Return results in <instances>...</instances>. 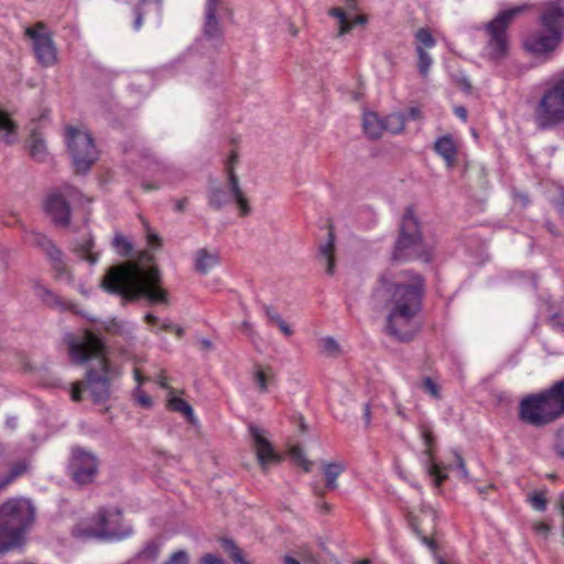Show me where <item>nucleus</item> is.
I'll return each mask as SVG.
<instances>
[{"mask_svg":"<svg viewBox=\"0 0 564 564\" xmlns=\"http://www.w3.org/2000/svg\"><path fill=\"white\" fill-rule=\"evenodd\" d=\"M425 278L413 270L382 271L372 291V299L389 306L386 332L399 341H410L420 332L417 316L423 307Z\"/></svg>","mask_w":564,"mask_h":564,"instance_id":"nucleus-1","label":"nucleus"},{"mask_svg":"<svg viewBox=\"0 0 564 564\" xmlns=\"http://www.w3.org/2000/svg\"><path fill=\"white\" fill-rule=\"evenodd\" d=\"M554 206L562 217H564V192L554 200Z\"/></svg>","mask_w":564,"mask_h":564,"instance_id":"nucleus-57","label":"nucleus"},{"mask_svg":"<svg viewBox=\"0 0 564 564\" xmlns=\"http://www.w3.org/2000/svg\"><path fill=\"white\" fill-rule=\"evenodd\" d=\"M530 503L533 509L538 511H544L546 509V498L543 492L535 491L530 496Z\"/></svg>","mask_w":564,"mask_h":564,"instance_id":"nucleus-45","label":"nucleus"},{"mask_svg":"<svg viewBox=\"0 0 564 564\" xmlns=\"http://www.w3.org/2000/svg\"><path fill=\"white\" fill-rule=\"evenodd\" d=\"M405 123V116L402 113H391L383 119V130L391 133H399L403 131Z\"/></svg>","mask_w":564,"mask_h":564,"instance_id":"nucleus-30","label":"nucleus"},{"mask_svg":"<svg viewBox=\"0 0 564 564\" xmlns=\"http://www.w3.org/2000/svg\"><path fill=\"white\" fill-rule=\"evenodd\" d=\"M29 147H30V155L42 162L45 160L47 155L46 144L41 133L37 131H32L29 138Z\"/></svg>","mask_w":564,"mask_h":564,"instance_id":"nucleus-26","label":"nucleus"},{"mask_svg":"<svg viewBox=\"0 0 564 564\" xmlns=\"http://www.w3.org/2000/svg\"><path fill=\"white\" fill-rule=\"evenodd\" d=\"M540 23L545 31L564 35V4L562 0H550L540 4Z\"/></svg>","mask_w":564,"mask_h":564,"instance_id":"nucleus-16","label":"nucleus"},{"mask_svg":"<svg viewBox=\"0 0 564 564\" xmlns=\"http://www.w3.org/2000/svg\"><path fill=\"white\" fill-rule=\"evenodd\" d=\"M66 140L76 173H87L97 160L93 138L85 131L67 127Z\"/></svg>","mask_w":564,"mask_h":564,"instance_id":"nucleus-10","label":"nucleus"},{"mask_svg":"<svg viewBox=\"0 0 564 564\" xmlns=\"http://www.w3.org/2000/svg\"><path fill=\"white\" fill-rule=\"evenodd\" d=\"M415 40L417 42L416 46H422L423 48H432L436 44L435 39L427 28L419 29L415 33Z\"/></svg>","mask_w":564,"mask_h":564,"instance_id":"nucleus-38","label":"nucleus"},{"mask_svg":"<svg viewBox=\"0 0 564 564\" xmlns=\"http://www.w3.org/2000/svg\"><path fill=\"white\" fill-rule=\"evenodd\" d=\"M421 435L425 444L424 454L427 456V473L430 476L434 477L435 487H440L444 480L447 479V475L442 473L441 467L433 459L435 437L432 431L426 426L421 427Z\"/></svg>","mask_w":564,"mask_h":564,"instance_id":"nucleus-18","label":"nucleus"},{"mask_svg":"<svg viewBox=\"0 0 564 564\" xmlns=\"http://www.w3.org/2000/svg\"><path fill=\"white\" fill-rule=\"evenodd\" d=\"M406 117L411 120H421L423 118L422 111L419 107H411L408 110Z\"/></svg>","mask_w":564,"mask_h":564,"instance_id":"nucleus-54","label":"nucleus"},{"mask_svg":"<svg viewBox=\"0 0 564 564\" xmlns=\"http://www.w3.org/2000/svg\"><path fill=\"white\" fill-rule=\"evenodd\" d=\"M391 262L432 260L431 250L423 242V235L413 207H406L399 228V236L391 252Z\"/></svg>","mask_w":564,"mask_h":564,"instance_id":"nucleus-6","label":"nucleus"},{"mask_svg":"<svg viewBox=\"0 0 564 564\" xmlns=\"http://www.w3.org/2000/svg\"><path fill=\"white\" fill-rule=\"evenodd\" d=\"M273 378V372L270 367L261 368L256 366L253 371V382L257 384L260 393L268 392V382Z\"/></svg>","mask_w":564,"mask_h":564,"instance_id":"nucleus-29","label":"nucleus"},{"mask_svg":"<svg viewBox=\"0 0 564 564\" xmlns=\"http://www.w3.org/2000/svg\"><path fill=\"white\" fill-rule=\"evenodd\" d=\"M263 311L269 319L270 323H273V324H278L282 317L280 316V314L275 311L274 307L270 306V305H264L263 306Z\"/></svg>","mask_w":564,"mask_h":564,"instance_id":"nucleus-49","label":"nucleus"},{"mask_svg":"<svg viewBox=\"0 0 564 564\" xmlns=\"http://www.w3.org/2000/svg\"><path fill=\"white\" fill-rule=\"evenodd\" d=\"M436 519V513L433 509H422L421 513L411 519V528L416 533V535L421 539L422 543L425 544L432 552L437 551L436 542L427 535V530L424 529L423 524L425 520H430L432 522L431 532L434 530V522Z\"/></svg>","mask_w":564,"mask_h":564,"instance_id":"nucleus-19","label":"nucleus"},{"mask_svg":"<svg viewBox=\"0 0 564 564\" xmlns=\"http://www.w3.org/2000/svg\"><path fill=\"white\" fill-rule=\"evenodd\" d=\"M106 330L112 335L129 336L130 330L126 327V323L111 319L106 325Z\"/></svg>","mask_w":564,"mask_h":564,"instance_id":"nucleus-41","label":"nucleus"},{"mask_svg":"<svg viewBox=\"0 0 564 564\" xmlns=\"http://www.w3.org/2000/svg\"><path fill=\"white\" fill-rule=\"evenodd\" d=\"M148 243H149V246H151L154 249L160 248L161 247V238L156 234L149 232L148 234Z\"/></svg>","mask_w":564,"mask_h":564,"instance_id":"nucleus-56","label":"nucleus"},{"mask_svg":"<svg viewBox=\"0 0 564 564\" xmlns=\"http://www.w3.org/2000/svg\"><path fill=\"white\" fill-rule=\"evenodd\" d=\"M364 131L370 139H379L383 131V120L377 113L367 112L362 120Z\"/></svg>","mask_w":564,"mask_h":564,"instance_id":"nucleus-25","label":"nucleus"},{"mask_svg":"<svg viewBox=\"0 0 564 564\" xmlns=\"http://www.w3.org/2000/svg\"><path fill=\"white\" fill-rule=\"evenodd\" d=\"M249 432L253 441V447L261 468L265 471L268 465L281 462V456L274 451L271 442L265 436V431L256 424L249 425Z\"/></svg>","mask_w":564,"mask_h":564,"instance_id":"nucleus-14","label":"nucleus"},{"mask_svg":"<svg viewBox=\"0 0 564 564\" xmlns=\"http://www.w3.org/2000/svg\"><path fill=\"white\" fill-rule=\"evenodd\" d=\"M454 112L463 121L467 120V110L465 107H463V106L455 107Z\"/></svg>","mask_w":564,"mask_h":564,"instance_id":"nucleus-62","label":"nucleus"},{"mask_svg":"<svg viewBox=\"0 0 564 564\" xmlns=\"http://www.w3.org/2000/svg\"><path fill=\"white\" fill-rule=\"evenodd\" d=\"M35 295L47 306L50 307H59L62 306V302L58 296L55 295L50 289L36 284L35 285Z\"/></svg>","mask_w":564,"mask_h":564,"instance_id":"nucleus-32","label":"nucleus"},{"mask_svg":"<svg viewBox=\"0 0 564 564\" xmlns=\"http://www.w3.org/2000/svg\"><path fill=\"white\" fill-rule=\"evenodd\" d=\"M31 237L32 243L40 247L43 250L46 249L52 243V240L41 232H32Z\"/></svg>","mask_w":564,"mask_h":564,"instance_id":"nucleus-48","label":"nucleus"},{"mask_svg":"<svg viewBox=\"0 0 564 564\" xmlns=\"http://www.w3.org/2000/svg\"><path fill=\"white\" fill-rule=\"evenodd\" d=\"M455 457H456V460H457V468L459 470L460 477L464 478V479H467L468 478V470H467V467H466L464 458L458 453H455Z\"/></svg>","mask_w":564,"mask_h":564,"instance_id":"nucleus-50","label":"nucleus"},{"mask_svg":"<svg viewBox=\"0 0 564 564\" xmlns=\"http://www.w3.org/2000/svg\"><path fill=\"white\" fill-rule=\"evenodd\" d=\"M169 406L173 411L184 414L185 417L189 422H194V420H195L194 410L191 406V404L187 403L185 400L177 398V397H172L169 400Z\"/></svg>","mask_w":564,"mask_h":564,"instance_id":"nucleus-31","label":"nucleus"},{"mask_svg":"<svg viewBox=\"0 0 564 564\" xmlns=\"http://www.w3.org/2000/svg\"><path fill=\"white\" fill-rule=\"evenodd\" d=\"M550 323L553 327L564 330V317L558 313H555L550 317Z\"/></svg>","mask_w":564,"mask_h":564,"instance_id":"nucleus-52","label":"nucleus"},{"mask_svg":"<svg viewBox=\"0 0 564 564\" xmlns=\"http://www.w3.org/2000/svg\"><path fill=\"white\" fill-rule=\"evenodd\" d=\"M218 263L219 254L216 251L202 248L195 253V270L203 275L207 274Z\"/></svg>","mask_w":564,"mask_h":564,"instance_id":"nucleus-22","label":"nucleus"},{"mask_svg":"<svg viewBox=\"0 0 564 564\" xmlns=\"http://www.w3.org/2000/svg\"><path fill=\"white\" fill-rule=\"evenodd\" d=\"M223 6L221 0H206L203 34L209 41L220 42L223 40L224 31L217 17Z\"/></svg>","mask_w":564,"mask_h":564,"instance_id":"nucleus-17","label":"nucleus"},{"mask_svg":"<svg viewBox=\"0 0 564 564\" xmlns=\"http://www.w3.org/2000/svg\"><path fill=\"white\" fill-rule=\"evenodd\" d=\"M362 416H364L366 427L370 426V424H371V408H370L369 403H366L364 405V415Z\"/></svg>","mask_w":564,"mask_h":564,"instance_id":"nucleus-60","label":"nucleus"},{"mask_svg":"<svg viewBox=\"0 0 564 564\" xmlns=\"http://www.w3.org/2000/svg\"><path fill=\"white\" fill-rule=\"evenodd\" d=\"M290 456L304 471L311 470L313 463L305 457L304 451L300 445H293L290 448Z\"/></svg>","mask_w":564,"mask_h":564,"instance_id":"nucleus-37","label":"nucleus"},{"mask_svg":"<svg viewBox=\"0 0 564 564\" xmlns=\"http://www.w3.org/2000/svg\"><path fill=\"white\" fill-rule=\"evenodd\" d=\"M128 534H129V532L119 533V532H115V531H107L105 529L101 530L100 532H95V531L85 532V535L88 538L99 536V538H105V539H122Z\"/></svg>","mask_w":564,"mask_h":564,"instance_id":"nucleus-47","label":"nucleus"},{"mask_svg":"<svg viewBox=\"0 0 564 564\" xmlns=\"http://www.w3.org/2000/svg\"><path fill=\"white\" fill-rule=\"evenodd\" d=\"M207 200L212 209L220 210L235 198L229 188L226 191L217 181H210L207 188Z\"/></svg>","mask_w":564,"mask_h":564,"instance_id":"nucleus-21","label":"nucleus"},{"mask_svg":"<svg viewBox=\"0 0 564 564\" xmlns=\"http://www.w3.org/2000/svg\"><path fill=\"white\" fill-rule=\"evenodd\" d=\"M553 452L560 459L564 460V424L554 433Z\"/></svg>","mask_w":564,"mask_h":564,"instance_id":"nucleus-39","label":"nucleus"},{"mask_svg":"<svg viewBox=\"0 0 564 564\" xmlns=\"http://www.w3.org/2000/svg\"><path fill=\"white\" fill-rule=\"evenodd\" d=\"M163 564H189V555L186 551L178 550L171 554Z\"/></svg>","mask_w":564,"mask_h":564,"instance_id":"nucleus-46","label":"nucleus"},{"mask_svg":"<svg viewBox=\"0 0 564 564\" xmlns=\"http://www.w3.org/2000/svg\"><path fill=\"white\" fill-rule=\"evenodd\" d=\"M539 130H549L564 122V77L541 97L534 109Z\"/></svg>","mask_w":564,"mask_h":564,"instance_id":"nucleus-7","label":"nucleus"},{"mask_svg":"<svg viewBox=\"0 0 564 564\" xmlns=\"http://www.w3.org/2000/svg\"><path fill=\"white\" fill-rule=\"evenodd\" d=\"M186 205H187V198L177 199V200H175L174 209L177 213H183L186 208Z\"/></svg>","mask_w":564,"mask_h":564,"instance_id":"nucleus-61","label":"nucleus"},{"mask_svg":"<svg viewBox=\"0 0 564 564\" xmlns=\"http://www.w3.org/2000/svg\"><path fill=\"white\" fill-rule=\"evenodd\" d=\"M68 351L73 362L83 365L96 359L97 366L87 370L84 382L72 384V400H82L83 391H87L94 403H104L111 395V381L119 378L120 372L111 366L107 358V346L95 333L85 330L80 336L68 335Z\"/></svg>","mask_w":564,"mask_h":564,"instance_id":"nucleus-2","label":"nucleus"},{"mask_svg":"<svg viewBox=\"0 0 564 564\" xmlns=\"http://www.w3.org/2000/svg\"><path fill=\"white\" fill-rule=\"evenodd\" d=\"M524 11L523 7H514L501 11L496 18L489 21L485 30L488 34L487 50L488 57L491 61H500L508 54V35L507 30L521 12Z\"/></svg>","mask_w":564,"mask_h":564,"instance_id":"nucleus-8","label":"nucleus"},{"mask_svg":"<svg viewBox=\"0 0 564 564\" xmlns=\"http://www.w3.org/2000/svg\"><path fill=\"white\" fill-rule=\"evenodd\" d=\"M138 402L144 408H150L152 405L151 397L140 390L138 395Z\"/></svg>","mask_w":564,"mask_h":564,"instance_id":"nucleus-55","label":"nucleus"},{"mask_svg":"<svg viewBox=\"0 0 564 564\" xmlns=\"http://www.w3.org/2000/svg\"><path fill=\"white\" fill-rule=\"evenodd\" d=\"M534 531L538 534H541L543 536H547L549 532L551 531V527L545 522H538L533 525Z\"/></svg>","mask_w":564,"mask_h":564,"instance_id":"nucleus-53","label":"nucleus"},{"mask_svg":"<svg viewBox=\"0 0 564 564\" xmlns=\"http://www.w3.org/2000/svg\"><path fill=\"white\" fill-rule=\"evenodd\" d=\"M67 199L79 203L84 200L91 203L93 200L69 184H65L59 191L51 193L45 199L44 209L52 221L63 228L68 227L70 223V206Z\"/></svg>","mask_w":564,"mask_h":564,"instance_id":"nucleus-9","label":"nucleus"},{"mask_svg":"<svg viewBox=\"0 0 564 564\" xmlns=\"http://www.w3.org/2000/svg\"><path fill=\"white\" fill-rule=\"evenodd\" d=\"M276 326L279 327V329H280V330H281L285 336L290 337V336H292V335H293V330H292V328L290 327V325H289L285 321L281 319V321L276 324Z\"/></svg>","mask_w":564,"mask_h":564,"instance_id":"nucleus-59","label":"nucleus"},{"mask_svg":"<svg viewBox=\"0 0 564 564\" xmlns=\"http://www.w3.org/2000/svg\"><path fill=\"white\" fill-rule=\"evenodd\" d=\"M415 51L417 54L419 72L423 77H426L429 75L433 59L431 55L422 46H416Z\"/></svg>","mask_w":564,"mask_h":564,"instance_id":"nucleus-35","label":"nucleus"},{"mask_svg":"<svg viewBox=\"0 0 564 564\" xmlns=\"http://www.w3.org/2000/svg\"><path fill=\"white\" fill-rule=\"evenodd\" d=\"M29 469V465L25 460H19L12 465L8 474L6 475L10 482H13L18 477L24 475Z\"/></svg>","mask_w":564,"mask_h":564,"instance_id":"nucleus-40","label":"nucleus"},{"mask_svg":"<svg viewBox=\"0 0 564 564\" xmlns=\"http://www.w3.org/2000/svg\"><path fill=\"white\" fill-rule=\"evenodd\" d=\"M112 246L116 249L117 253L124 258L130 257L133 250L132 243L128 240L127 237H124L121 234H117L113 237Z\"/></svg>","mask_w":564,"mask_h":564,"instance_id":"nucleus-36","label":"nucleus"},{"mask_svg":"<svg viewBox=\"0 0 564 564\" xmlns=\"http://www.w3.org/2000/svg\"><path fill=\"white\" fill-rule=\"evenodd\" d=\"M45 253L50 258L53 263V268L59 273L66 272V265L62 260V251L52 242L46 249H44Z\"/></svg>","mask_w":564,"mask_h":564,"instance_id":"nucleus-33","label":"nucleus"},{"mask_svg":"<svg viewBox=\"0 0 564 564\" xmlns=\"http://www.w3.org/2000/svg\"><path fill=\"white\" fill-rule=\"evenodd\" d=\"M94 240L91 237L83 238L82 241L76 243L74 248V252L78 256L79 259L89 262L90 264H95L98 260V254L93 252Z\"/></svg>","mask_w":564,"mask_h":564,"instance_id":"nucleus-27","label":"nucleus"},{"mask_svg":"<svg viewBox=\"0 0 564 564\" xmlns=\"http://www.w3.org/2000/svg\"><path fill=\"white\" fill-rule=\"evenodd\" d=\"M24 34L32 40L35 57L42 66L50 67L57 62L56 46L43 22H37L32 28H26Z\"/></svg>","mask_w":564,"mask_h":564,"instance_id":"nucleus-12","label":"nucleus"},{"mask_svg":"<svg viewBox=\"0 0 564 564\" xmlns=\"http://www.w3.org/2000/svg\"><path fill=\"white\" fill-rule=\"evenodd\" d=\"M422 389L435 399H441V389L438 384L430 377H425L422 381Z\"/></svg>","mask_w":564,"mask_h":564,"instance_id":"nucleus-44","label":"nucleus"},{"mask_svg":"<svg viewBox=\"0 0 564 564\" xmlns=\"http://www.w3.org/2000/svg\"><path fill=\"white\" fill-rule=\"evenodd\" d=\"M328 14L338 20L339 28L337 36H343L352 30L354 23L348 20L347 14L343 8H332L328 11Z\"/></svg>","mask_w":564,"mask_h":564,"instance_id":"nucleus-28","label":"nucleus"},{"mask_svg":"<svg viewBox=\"0 0 564 564\" xmlns=\"http://www.w3.org/2000/svg\"><path fill=\"white\" fill-rule=\"evenodd\" d=\"M35 506L30 499L10 498L0 506V553L23 542L24 532L35 520Z\"/></svg>","mask_w":564,"mask_h":564,"instance_id":"nucleus-5","label":"nucleus"},{"mask_svg":"<svg viewBox=\"0 0 564 564\" xmlns=\"http://www.w3.org/2000/svg\"><path fill=\"white\" fill-rule=\"evenodd\" d=\"M223 547L230 554L231 560L237 564H252L251 562L247 561L241 550L235 544L232 540L229 539H223L221 540Z\"/></svg>","mask_w":564,"mask_h":564,"instance_id":"nucleus-34","label":"nucleus"},{"mask_svg":"<svg viewBox=\"0 0 564 564\" xmlns=\"http://www.w3.org/2000/svg\"><path fill=\"white\" fill-rule=\"evenodd\" d=\"M564 416V378L547 389L521 399L518 406L519 420L533 427H544Z\"/></svg>","mask_w":564,"mask_h":564,"instance_id":"nucleus-4","label":"nucleus"},{"mask_svg":"<svg viewBox=\"0 0 564 564\" xmlns=\"http://www.w3.org/2000/svg\"><path fill=\"white\" fill-rule=\"evenodd\" d=\"M100 460L97 454L82 447L74 446L70 449L67 473L78 486H87L95 481L99 474Z\"/></svg>","mask_w":564,"mask_h":564,"instance_id":"nucleus-11","label":"nucleus"},{"mask_svg":"<svg viewBox=\"0 0 564 564\" xmlns=\"http://www.w3.org/2000/svg\"><path fill=\"white\" fill-rule=\"evenodd\" d=\"M160 271L152 265L145 269L140 262H128L109 269L101 281L105 291L121 295L132 302L141 297L151 303H167V292L159 288Z\"/></svg>","mask_w":564,"mask_h":564,"instance_id":"nucleus-3","label":"nucleus"},{"mask_svg":"<svg viewBox=\"0 0 564 564\" xmlns=\"http://www.w3.org/2000/svg\"><path fill=\"white\" fill-rule=\"evenodd\" d=\"M202 564H226L223 560L215 556L214 554L207 553L200 558Z\"/></svg>","mask_w":564,"mask_h":564,"instance_id":"nucleus-51","label":"nucleus"},{"mask_svg":"<svg viewBox=\"0 0 564 564\" xmlns=\"http://www.w3.org/2000/svg\"><path fill=\"white\" fill-rule=\"evenodd\" d=\"M322 347L324 352L329 357H337L340 355V347L333 337L323 338Z\"/></svg>","mask_w":564,"mask_h":564,"instance_id":"nucleus-42","label":"nucleus"},{"mask_svg":"<svg viewBox=\"0 0 564 564\" xmlns=\"http://www.w3.org/2000/svg\"><path fill=\"white\" fill-rule=\"evenodd\" d=\"M134 14H135V18H134V21H133V26L135 30H139L143 23V13L142 11L140 10V8H135L134 9Z\"/></svg>","mask_w":564,"mask_h":564,"instance_id":"nucleus-58","label":"nucleus"},{"mask_svg":"<svg viewBox=\"0 0 564 564\" xmlns=\"http://www.w3.org/2000/svg\"><path fill=\"white\" fill-rule=\"evenodd\" d=\"M15 130V124L10 120L7 113L0 111V133L4 132L7 137V142H12L10 140V134Z\"/></svg>","mask_w":564,"mask_h":564,"instance_id":"nucleus-43","label":"nucleus"},{"mask_svg":"<svg viewBox=\"0 0 564 564\" xmlns=\"http://www.w3.org/2000/svg\"><path fill=\"white\" fill-rule=\"evenodd\" d=\"M335 242L336 236L334 228L328 227L327 239L318 247L317 259L325 265L326 273L333 275L335 273Z\"/></svg>","mask_w":564,"mask_h":564,"instance_id":"nucleus-20","label":"nucleus"},{"mask_svg":"<svg viewBox=\"0 0 564 564\" xmlns=\"http://www.w3.org/2000/svg\"><path fill=\"white\" fill-rule=\"evenodd\" d=\"M345 470V464L340 462H324L323 473L325 476V487L330 490H335L337 485V478Z\"/></svg>","mask_w":564,"mask_h":564,"instance_id":"nucleus-24","label":"nucleus"},{"mask_svg":"<svg viewBox=\"0 0 564 564\" xmlns=\"http://www.w3.org/2000/svg\"><path fill=\"white\" fill-rule=\"evenodd\" d=\"M238 162L237 151H231L226 162L227 186L229 187L235 202L238 206V214L240 217H247L251 214L252 208L246 197L239 182V177L235 172V164Z\"/></svg>","mask_w":564,"mask_h":564,"instance_id":"nucleus-13","label":"nucleus"},{"mask_svg":"<svg viewBox=\"0 0 564 564\" xmlns=\"http://www.w3.org/2000/svg\"><path fill=\"white\" fill-rule=\"evenodd\" d=\"M351 22L354 23V26L356 24H366L368 22V18L365 14H359L354 20H351Z\"/></svg>","mask_w":564,"mask_h":564,"instance_id":"nucleus-64","label":"nucleus"},{"mask_svg":"<svg viewBox=\"0 0 564 564\" xmlns=\"http://www.w3.org/2000/svg\"><path fill=\"white\" fill-rule=\"evenodd\" d=\"M563 36L560 32L544 30L528 36L523 45L535 56L549 55L557 48Z\"/></svg>","mask_w":564,"mask_h":564,"instance_id":"nucleus-15","label":"nucleus"},{"mask_svg":"<svg viewBox=\"0 0 564 564\" xmlns=\"http://www.w3.org/2000/svg\"><path fill=\"white\" fill-rule=\"evenodd\" d=\"M316 507L322 513H329L332 511V506L325 501L317 502Z\"/></svg>","mask_w":564,"mask_h":564,"instance_id":"nucleus-63","label":"nucleus"},{"mask_svg":"<svg viewBox=\"0 0 564 564\" xmlns=\"http://www.w3.org/2000/svg\"><path fill=\"white\" fill-rule=\"evenodd\" d=\"M435 152L441 155L448 166H453L457 158V147L451 135L438 138L434 143Z\"/></svg>","mask_w":564,"mask_h":564,"instance_id":"nucleus-23","label":"nucleus"}]
</instances>
